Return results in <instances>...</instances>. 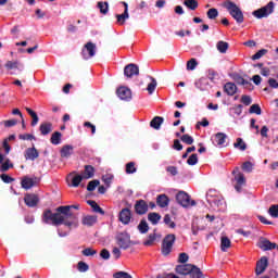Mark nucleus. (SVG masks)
<instances>
[{
  "label": "nucleus",
  "mask_w": 278,
  "mask_h": 278,
  "mask_svg": "<svg viewBox=\"0 0 278 278\" xmlns=\"http://www.w3.org/2000/svg\"><path fill=\"white\" fill-rule=\"evenodd\" d=\"M71 210H79V204L56 207V212H61V214L65 216L66 227L68 228V231H71L73 227H77V225L79 224V218L75 213L71 212Z\"/></svg>",
  "instance_id": "nucleus-1"
},
{
  "label": "nucleus",
  "mask_w": 278,
  "mask_h": 278,
  "mask_svg": "<svg viewBox=\"0 0 278 278\" xmlns=\"http://www.w3.org/2000/svg\"><path fill=\"white\" fill-rule=\"evenodd\" d=\"M42 222L46 225H53L54 227H58L59 225H64L66 227V217L60 211L53 213L51 210H46L42 214Z\"/></svg>",
  "instance_id": "nucleus-2"
},
{
  "label": "nucleus",
  "mask_w": 278,
  "mask_h": 278,
  "mask_svg": "<svg viewBox=\"0 0 278 278\" xmlns=\"http://www.w3.org/2000/svg\"><path fill=\"white\" fill-rule=\"evenodd\" d=\"M225 10H227L228 14L232 16L236 20V23L241 25V23H244V13H242V9L236 4V2L231 0H225L222 4Z\"/></svg>",
  "instance_id": "nucleus-3"
},
{
  "label": "nucleus",
  "mask_w": 278,
  "mask_h": 278,
  "mask_svg": "<svg viewBox=\"0 0 278 278\" xmlns=\"http://www.w3.org/2000/svg\"><path fill=\"white\" fill-rule=\"evenodd\" d=\"M176 240H177V237L173 233L165 236V238L162 241V248H161V251L164 255H170V252L173 251V245L175 244Z\"/></svg>",
  "instance_id": "nucleus-4"
},
{
  "label": "nucleus",
  "mask_w": 278,
  "mask_h": 278,
  "mask_svg": "<svg viewBox=\"0 0 278 278\" xmlns=\"http://www.w3.org/2000/svg\"><path fill=\"white\" fill-rule=\"evenodd\" d=\"M273 12H275V2L270 1L265 7H262L261 9L253 11L252 14L253 16H255V18H266L267 16H270Z\"/></svg>",
  "instance_id": "nucleus-5"
},
{
  "label": "nucleus",
  "mask_w": 278,
  "mask_h": 278,
  "mask_svg": "<svg viewBox=\"0 0 278 278\" xmlns=\"http://www.w3.org/2000/svg\"><path fill=\"white\" fill-rule=\"evenodd\" d=\"M80 55L83 60H90L91 58H94L97 55V43L92 41H88L84 45Z\"/></svg>",
  "instance_id": "nucleus-6"
},
{
  "label": "nucleus",
  "mask_w": 278,
  "mask_h": 278,
  "mask_svg": "<svg viewBox=\"0 0 278 278\" xmlns=\"http://www.w3.org/2000/svg\"><path fill=\"white\" fill-rule=\"evenodd\" d=\"M176 201L182 207H193V205H197V201L190 200V194L186 191H179L176 194Z\"/></svg>",
  "instance_id": "nucleus-7"
},
{
  "label": "nucleus",
  "mask_w": 278,
  "mask_h": 278,
  "mask_svg": "<svg viewBox=\"0 0 278 278\" xmlns=\"http://www.w3.org/2000/svg\"><path fill=\"white\" fill-rule=\"evenodd\" d=\"M117 244L121 249L127 250L129 247H131V237L129 233H119L116 237Z\"/></svg>",
  "instance_id": "nucleus-8"
},
{
  "label": "nucleus",
  "mask_w": 278,
  "mask_h": 278,
  "mask_svg": "<svg viewBox=\"0 0 278 278\" xmlns=\"http://www.w3.org/2000/svg\"><path fill=\"white\" fill-rule=\"evenodd\" d=\"M39 184H40V178L38 177L30 178L25 176L21 181V186L22 188H24V190H31L34 186H38Z\"/></svg>",
  "instance_id": "nucleus-9"
},
{
  "label": "nucleus",
  "mask_w": 278,
  "mask_h": 278,
  "mask_svg": "<svg viewBox=\"0 0 278 278\" xmlns=\"http://www.w3.org/2000/svg\"><path fill=\"white\" fill-rule=\"evenodd\" d=\"M124 75L125 77H128L129 79L134 76L140 75V67H138L137 64L129 63L124 67Z\"/></svg>",
  "instance_id": "nucleus-10"
},
{
  "label": "nucleus",
  "mask_w": 278,
  "mask_h": 278,
  "mask_svg": "<svg viewBox=\"0 0 278 278\" xmlns=\"http://www.w3.org/2000/svg\"><path fill=\"white\" fill-rule=\"evenodd\" d=\"M135 212L139 216H144L149 212V204L144 200H137L135 203Z\"/></svg>",
  "instance_id": "nucleus-11"
},
{
  "label": "nucleus",
  "mask_w": 278,
  "mask_h": 278,
  "mask_svg": "<svg viewBox=\"0 0 278 278\" xmlns=\"http://www.w3.org/2000/svg\"><path fill=\"white\" fill-rule=\"evenodd\" d=\"M118 220L123 225H129V223H131V210L127 207L123 208L119 212Z\"/></svg>",
  "instance_id": "nucleus-12"
},
{
  "label": "nucleus",
  "mask_w": 278,
  "mask_h": 278,
  "mask_svg": "<svg viewBox=\"0 0 278 278\" xmlns=\"http://www.w3.org/2000/svg\"><path fill=\"white\" fill-rule=\"evenodd\" d=\"M40 199L34 193H26L24 197V203L27 207H36L39 203Z\"/></svg>",
  "instance_id": "nucleus-13"
},
{
  "label": "nucleus",
  "mask_w": 278,
  "mask_h": 278,
  "mask_svg": "<svg viewBox=\"0 0 278 278\" xmlns=\"http://www.w3.org/2000/svg\"><path fill=\"white\" fill-rule=\"evenodd\" d=\"M25 160H30L34 162L35 160H38L40 157V152H38V149L36 147L27 148L24 152Z\"/></svg>",
  "instance_id": "nucleus-14"
},
{
  "label": "nucleus",
  "mask_w": 278,
  "mask_h": 278,
  "mask_svg": "<svg viewBox=\"0 0 278 278\" xmlns=\"http://www.w3.org/2000/svg\"><path fill=\"white\" fill-rule=\"evenodd\" d=\"M10 168H14V164L10 159H5V155L0 152V173H8Z\"/></svg>",
  "instance_id": "nucleus-15"
},
{
  "label": "nucleus",
  "mask_w": 278,
  "mask_h": 278,
  "mask_svg": "<svg viewBox=\"0 0 278 278\" xmlns=\"http://www.w3.org/2000/svg\"><path fill=\"white\" fill-rule=\"evenodd\" d=\"M116 94L122 101H129L131 99V90L127 87H119L116 90Z\"/></svg>",
  "instance_id": "nucleus-16"
},
{
  "label": "nucleus",
  "mask_w": 278,
  "mask_h": 278,
  "mask_svg": "<svg viewBox=\"0 0 278 278\" xmlns=\"http://www.w3.org/2000/svg\"><path fill=\"white\" fill-rule=\"evenodd\" d=\"M148 7L149 4L147 3V1L141 0V2L132 11V18H135L136 21H138V18H142V10Z\"/></svg>",
  "instance_id": "nucleus-17"
},
{
  "label": "nucleus",
  "mask_w": 278,
  "mask_h": 278,
  "mask_svg": "<svg viewBox=\"0 0 278 278\" xmlns=\"http://www.w3.org/2000/svg\"><path fill=\"white\" fill-rule=\"evenodd\" d=\"M266 268H268V257L263 256L256 263L255 274L256 275H262L266 270Z\"/></svg>",
  "instance_id": "nucleus-18"
},
{
  "label": "nucleus",
  "mask_w": 278,
  "mask_h": 278,
  "mask_svg": "<svg viewBox=\"0 0 278 278\" xmlns=\"http://www.w3.org/2000/svg\"><path fill=\"white\" fill-rule=\"evenodd\" d=\"M39 131L41 136H49L51 131H53V123L51 122H42L39 125Z\"/></svg>",
  "instance_id": "nucleus-19"
},
{
  "label": "nucleus",
  "mask_w": 278,
  "mask_h": 278,
  "mask_svg": "<svg viewBox=\"0 0 278 278\" xmlns=\"http://www.w3.org/2000/svg\"><path fill=\"white\" fill-rule=\"evenodd\" d=\"M258 247L262 251H273L274 249H277V243H273L268 239H262Z\"/></svg>",
  "instance_id": "nucleus-20"
},
{
  "label": "nucleus",
  "mask_w": 278,
  "mask_h": 278,
  "mask_svg": "<svg viewBox=\"0 0 278 278\" xmlns=\"http://www.w3.org/2000/svg\"><path fill=\"white\" fill-rule=\"evenodd\" d=\"M235 181H237L235 190H237V192H240L242 190V186L247 184V178H244V174L239 173L235 176Z\"/></svg>",
  "instance_id": "nucleus-21"
},
{
  "label": "nucleus",
  "mask_w": 278,
  "mask_h": 278,
  "mask_svg": "<svg viewBox=\"0 0 278 278\" xmlns=\"http://www.w3.org/2000/svg\"><path fill=\"white\" fill-rule=\"evenodd\" d=\"M176 273L178 275H190L192 273V264H184L176 266Z\"/></svg>",
  "instance_id": "nucleus-22"
},
{
  "label": "nucleus",
  "mask_w": 278,
  "mask_h": 278,
  "mask_svg": "<svg viewBox=\"0 0 278 278\" xmlns=\"http://www.w3.org/2000/svg\"><path fill=\"white\" fill-rule=\"evenodd\" d=\"M224 92H226L228 97H233V94L238 92V87L233 83H226L224 86Z\"/></svg>",
  "instance_id": "nucleus-23"
},
{
  "label": "nucleus",
  "mask_w": 278,
  "mask_h": 278,
  "mask_svg": "<svg viewBox=\"0 0 278 278\" xmlns=\"http://www.w3.org/2000/svg\"><path fill=\"white\" fill-rule=\"evenodd\" d=\"M232 79L236 81V84H238V86H244L245 88L251 86V81L244 79V77H242L240 74H233Z\"/></svg>",
  "instance_id": "nucleus-24"
},
{
  "label": "nucleus",
  "mask_w": 278,
  "mask_h": 278,
  "mask_svg": "<svg viewBox=\"0 0 278 278\" xmlns=\"http://www.w3.org/2000/svg\"><path fill=\"white\" fill-rule=\"evenodd\" d=\"M84 179H92L94 177V167L92 165H85V170L81 173Z\"/></svg>",
  "instance_id": "nucleus-25"
},
{
  "label": "nucleus",
  "mask_w": 278,
  "mask_h": 278,
  "mask_svg": "<svg viewBox=\"0 0 278 278\" xmlns=\"http://www.w3.org/2000/svg\"><path fill=\"white\" fill-rule=\"evenodd\" d=\"M168 203H170V200L166 194H160L156 198V204L159 207H168Z\"/></svg>",
  "instance_id": "nucleus-26"
},
{
  "label": "nucleus",
  "mask_w": 278,
  "mask_h": 278,
  "mask_svg": "<svg viewBox=\"0 0 278 278\" xmlns=\"http://www.w3.org/2000/svg\"><path fill=\"white\" fill-rule=\"evenodd\" d=\"M87 203L88 205H90L96 214H101V216H105V211H103L94 200H89L87 201Z\"/></svg>",
  "instance_id": "nucleus-27"
},
{
  "label": "nucleus",
  "mask_w": 278,
  "mask_h": 278,
  "mask_svg": "<svg viewBox=\"0 0 278 278\" xmlns=\"http://www.w3.org/2000/svg\"><path fill=\"white\" fill-rule=\"evenodd\" d=\"M164 123V117L162 116H155L153 117V119L150 122V127H152V129H160V127H162V124Z\"/></svg>",
  "instance_id": "nucleus-28"
},
{
  "label": "nucleus",
  "mask_w": 278,
  "mask_h": 278,
  "mask_svg": "<svg viewBox=\"0 0 278 278\" xmlns=\"http://www.w3.org/2000/svg\"><path fill=\"white\" fill-rule=\"evenodd\" d=\"M83 225H86L87 227H92L93 225H97V215H87L83 218Z\"/></svg>",
  "instance_id": "nucleus-29"
},
{
  "label": "nucleus",
  "mask_w": 278,
  "mask_h": 278,
  "mask_svg": "<svg viewBox=\"0 0 278 278\" xmlns=\"http://www.w3.org/2000/svg\"><path fill=\"white\" fill-rule=\"evenodd\" d=\"M26 112L27 114H29V116L31 117V127H36V125H38V121H40V118L38 117V114L36 113V111L29 109V108H26Z\"/></svg>",
  "instance_id": "nucleus-30"
},
{
  "label": "nucleus",
  "mask_w": 278,
  "mask_h": 278,
  "mask_svg": "<svg viewBox=\"0 0 278 278\" xmlns=\"http://www.w3.org/2000/svg\"><path fill=\"white\" fill-rule=\"evenodd\" d=\"M50 142H51V144H54V146L61 144V142H62V132L54 131L51 135Z\"/></svg>",
  "instance_id": "nucleus-31"
},
{
  "label": "nucleus",
  "mask_w": 278,
  "mask_h": 278,
  "mask_svg": "<svg viewBox=\"0 0 278 278\" xmlns=\"http://www.w3.org/2000/svg\"><path fill=\"white\" fill-rule=\"evenodd\" d=\"M220 249L225 253L227 249H231V240L228 237L220 238Z\"/></svg>",
  "instance_id": "nucleus-32"
},
{
  "label": "nucleus",
  "mask_w": 278,
  "mask_h": 278,
  "mask_svg": "<svg viewBox=\"0 0 278 278\" xmlns=\"http://www.w3.org/2000/svg\"><path fill=\"white\" fill-rule=\"evenodd\" d=\"M73 155V146H63L61 149V157H71Z\"/></svg>",
  "instance_id": "nucleus-33"
},
{
  "label": "nucleus",
  "mask_w": 278,
  "mask_h": 278,
  "mask_svg": "<svg viewBox=\"0 0 278 278\" xmlns=\"http://www.w3.org/2000/svg\"><path fill=\"white\" fill-rule=\"evenodd\" d=\"M139 233H148L149 232V224L147 219H141L139 225L137 226Z\"/></svg>",
  "instance_id": "nucleus-34"
},
{
  "label": "nucleus",
  "mask_w": 278,
  "mask_h": 278,
  "mask_svg": "<svg viewBox=\"0 0 278 278\" xmlns=\"http://www.w3.org/2000/svg\"><path fill=\"white\" fill-rule=\"evenodd\" d=\"M115 18L117 25H125L127 18H129V13L123 12L122 14H116Z\"/></svg>",
  "instance_id": "nucleus-35"
},
{
  "label": "nucleus",
  "mask_w": 278,
  "mask_h": 278,
  "mask_svg": "<svg viewBox=\"0 0 278 278\" xmlns=\"http://www.w3.org/2000/svg\"><path fill=\"white\" fill-rule=\"evenodd\" d=\"M162 219V215L159 213H149L148 214V220L152 223L153 225H157L160 220Z\"/></svg>",
  "instance_id": "nucleus-36"
},
{
  "label": "nucleus",
  "mask_w": 278,
  "mask_h": 278,
  "mask_svg": "<svg viewBox=\"0 0 278 278\" xmlns=\"http://www.w3.org/2000/svg\"><path fill=\"white\" fill-rule=\"evenodd\" d=\"M233 147L235 149H239V151H247V142H244L243 138H237Z\"/></svg>",
  "instance_id": "nucleus-37"
},
{
  "label": "nucleus",
  "mask_w": 278,
  "mask_h": 278,
  "mask_svg": "<svg viewBox=\"0 0 278 278\" xmlns=\"http://www.w3.org/2000/svg\"><path fill=\"white\" fill-rule=\"evenodd\" d=\"M192 270L190 271V277L192 278H203V271H201V268L197 267V265L191 266Z\"/></svg>",
  "instance_id": "nucleus-38"
},
{
  "label": "nucleus",
  "mask_w": 278,
  "mask_h": 278,
  "mask_svg": "<svg viewBox=\"0 0 278 278\" xmlns=\"http://www.w3.org/2000/svg\"><path fill=\"white\" fill-rule=\"evenodd\" d=\"M0 125H2L5 129H10L11 127H16L18 125V119H7L0 122Z\"/></svg>",
  "instance_id": "nucleus-39"
},
{
  "label": "nucleus",
  "mask_w": 278,
  "mask_h": 278,
  "mask_svg": "<svg viewBox=\"0 0 278 278\" xmlns=\"http://www.w3.org/2000/svg\"><path fill=\"white\" fill-rule=\"evenodd\" d=\"M216 49L217 51H219V53H227V51L229 50V43L226 41H218L216 45Z\"/></svg>",
  "instance_id": "nucleus-40"
},
{
  "label": "nucleus",
  "mask_w": 278,
  "mask_h": 278,
  "mask_svg": "<svg viewBox=\"0 0 278 278\" xmlns=\"http://www.w3.org/2000/svg\"><path fill=\"white\" fill-rule=\"evenodd\" d=\"M206 16L210 21H216L218 18V9L212 8L206 12Z\"/></svg>",
  "instance_id": "nucleus-41"
},
{
  "label": "nucleus",
  "mask_w": 278,
  "mask_h": 278,
  "mask_svg": "<svg viewBox=\"0 0 278 278\" xmlns=\"http://www.w3.org/2000/svg\"><path fill=\"white\" fill-rule=\"evenodd\" d=\"M151 83L148 84L147 90L149 94H153L155 92V88H157V80L153 76H150Z\"/></svg>",
  "instance_id": "nucleus-42"
},
{
  "label": "nucleus",
  "mask_w": 278,
  "mask_h": 278,
  "mask_svg": "<svg viewBox=\"0 0 278 278\" xmlns=\"http://www.w3.org/2000/svg\"><path fill=\"white\" fill-rule=\"evenodd\" d=\"M225 140H227V135L224 132H217L215 135V142L216 144H218L219 147H222V144H225Z\"/></svg>",
  "instance_id": "nucleus-43"
},
{
  "label": "nucleus",
  "mask_w": 278,
  "mask_h": 278,
  "mask_svg": "<svg viewBox=\"0 0 278 278\" xmlns=\"http://www.w3.org/2000/svg\"><path fill=\"white\" fill-rule=\"evenodd\" d=\"M184 5H186V8H188V10H197V8H199V1L197 0H185L184 1Z\"/></svg>",
  "instance_id": "nucleus-44"
},
{
  "label": "nucleus",
  "mask_w": 278,
  "mask_h": 278,
  "mask_svg": "<svg viewBox=\"0 0 278 278\" xmlns=\"http://www.w3.org/2000/svg\"><path fill=\"white\" fill-rule=\"evenodd\" d=\"M21 66V63L18 61H7L4 64V67L7 71H14V68H18Z\"/></svg>",
  "instance_id": "nucleus-45"
},
{
  "label": "nucleus",
  "mask_w": 278,
  "mask_h": 278,
  "mask_svg": "<svg viewBox=\"0 0 278 278\" xmlns=\"http://www.w3.org/2000/svg\"><path fill=\"white\" fill-rule=\"evenodd\" d=\"M98 8L101 14H108L110 12V4L108 2H98Z\"/></svg>",
  "instance_id": "nucleus-46"
},
{
  "label": "nucleus",
  "mask_w": 278,
  "mask_h": 278,
  "mask_svg": "<svg viewBox=\"0 0 278 278\" xmlns=\"http://www.w3.org/2000/svg\"><path fill=\"white\" fill-rule=\"evenodd\" d=\"M250 114H256V116H261L262 114V106L260 104H252L249 109Z\"/></svg>",
  "instance_id": "nucleus-47"
},
{
  "label": "nucleus",
  "mask_w": 278,
  "mask_h": 278,
  "mask_svg": "<svg viewBox=\"0 0 278 278\" xmlns=\"http://www.w3.org/2000/svg\"><path fill=\"white\" fill-rule=\"evenodd\" d=\"M100 184L101 181H99L98 179L89 181L87 185L88 192H94V190H97V186H100Z\"/></svg>",
  "instance_id": "nucleus-48"
},
{
  "label": "nucleus",
  "mask_w": 278,
  "mask_h": 278,
  "mask_svg": "<svg viewBox=\"0 0 278 278\" xmlns=\"http://www.w3.org/2000/svg\"><path fill=\"white\" fill-rule=\"evenodd\" d=\"M163 222L165 223V225H167V227H169V229H175V227H177V224H175V222H173L169 214H166L164 216Z\"/></svg>",
  "instance_id": "nucleus-49"
},
{
  "label": "nucleus",
  "mask_w": 278,
  "mask_h": 278,
  "mask_svg": "<svg viewBox=\"0 0 278 278\" xmlns=\"http://www.w3.org/2000/svg\"><path fill=\"white\" fill-rule=\"evenodd\" d=\"M84 179H86V178H84L83 175H76V176H74L73 179H72V186H73L74 188H78L79 185L81 184V181H84Z\"/></svg>",
  "instance_id": "nucleus-50"
},
{
  "label": "nucleus",
  "mask_w": 278,
  "mask_h": 278,
  "mask_svg": "<svg viewBox=\"0 0 278 278\" xmlns=\"http://www.w3.org/2000/svg\"><path fill=\"white\" fill-rule=\"evenodd\" d=\"M187 164L189 166H195V164H199V155L197 153L191 154L187 160Z\"/></svg>",
  "instance_id": "nucleus-51"
},
{
  "label": "nucleus",
  "mask_w": 278,
  "mask_h": 278,
  "mask_svg": "<svg viewBox=\"0 0 278 278\" xmlns=\"http://www.w3.org/2000/svg\"><path fill=\"white\" fill-rule=\"evenodd\" d=\"M136 170H138V169L136 168L135 162H129L126 164V174L127 175H134V173H136Z\"/></svg>",
  "instance_id": "nucleus-52"
},
{
  "label": "nucleus",
  "mask_w": 278,
  "mask_h": 278,
  "mask_svg": "<svg viewBox=\"0 0 278 278\" xmlns=\"http://www.w3.org/2000/svg\"><path fill=\"white\" fill-rule=\"evenodd\" d=\"M77 268L79 273H88L90 270V266L84 261L78 262Z\"/></svg>",
  "instance_id": "nucleus-53"
},
{
  "label": "nucleus",
  "mask_w": 278,
  "mask_h": 278,
  "mask_svg": "<svg viewBox=\"0 0 278 278\" xmlns=\"http://www.w3.org/2000/svg\"><path fill=\"white\" fill-rule=\"evenodd\" d=\"M156 238H157V235L155 232L150 233L148 237V240L143 242L144 247H151V244L155 242Z\"/></svg>",
  "instance_id": "nucleus-54"
},
{
  "label": "nucleus",
  "mask_w": 278,
  "mask_h": 278,
  "mask_svg": "<svg viewBox=\"0 0 278 278\" xmlns=\"http://www.w3.org/2000/svg\"><path fill=\"white\" fill-rule=\"evenodd\" d=\"M199 66V62H197V59H190L187 62V71H194Z\"/></svg>",
  "instance_id": "nucleus-55"
},
{
  "label": "nucleus",
  "mask_w": 278,
  "mask_h": 278,
  "mask_svg": "<svg viewBox=\"0 0 278 278\" xmlns=\"http://www.w3.org/2000/svg\"><path fill=\"white\" fill-rule=\"evenodd\" d=\"M81 253L85 257H92V255H97V250L92 248H86L81 251Z\"/></svg>",
  "instance_id": "nucleus-56"
},
{
  "label": "nucleus",
  "mask_w": 278,
  "mask_h": 278,
  "mask_svg": "<svg viewBox=\"0 0 278 278\" xmlns=\"http://www.w3.org/2000/svg\"><path fill=\"white\" fill-rule=\"evenodd\" d=\"M180 140L181 142H184L185 144H193L194 142V138H192V136L186 134V135H182L180 137Z\"/></svg>",
  "instance_id": "nucleus-57"
},
{
  "label": "nucleus",
  "mask_w": 278,
  "mask_h": 278,
  "mask_svg": "<svg viewBox=\"0 0 278 278\" xmlns=\"http://www.w3.org/2000/svg\"><path fill=\"white\" fill-rule=\"evenodd\" d=\"M242 170L244 173H253V163L250 161H247L242 164Z\"/></svg>",
  "instance_id": "nucleus-58"
},
{
  "label": "nucleus",
  "mask_w": 278,
  "mask_h": 278,
  "mask_svg": "<svg viewBox=\"0 0 278 278\" xmlns=\"http://www.w3.org/2000/svg\"><path fill=\"white\" fill-rule=\"evenodd\" d=\"M268 213L273 218H278V204H274L269 207Z\"/></svg>",
  "instance_id": "nucleus-59"
},
{
  "label": "nucleus",
  "mask_w": 278,
  "mask_h": 278,
  "mask_svg": "<svg viewBox=\"0 0 278 278\" xmlns=\"http://www.w3.org/2000/svg\"><path fill=\"white\" fill-rule=\"evenodd\" d=\"M267 53H268V50L261 49L254 55H252V60H260L261 58H264V55Z\"/></svg>",
  "instance_id": "nucleus-60"
},
{
  "label": "nucleus",
  "mask_w": 278,
  "mask_h": 278,
  "mask_svg": "<svg viewBox=\"0 0 278 278\" xmlns=\"http://www.w3.org/2000/svg\"><path fill=\"white\" fill-rule=\"evenodd\" d=\"M166 173H169L172 177L179 175V170L177 169V166H173V165L166 167Z\"/></svg>",
  "instance_id": "nucleus-61"
},
{
  "label": "nucleus",
  "mask_w": 278,
  "mask_h": 278,
  "mask_svg": "<svg viewBox=\"0 0 278 278\" xmlns=\"http://www.w3.org/2000/svg\"><path fill=\"white\" fill-rule=\"evenodd\" d=\"M113 278H134L127 271H116L113 274Z\"/></svg>",
  "instance_id": "nucleus-62"
},
{
  "label": "nucleus",
  "mask_w": 278,
  "mask_h": 278,
  "mask_svg": "<svg viewBox=\"0 0 278 278\" xmlns=\"http://www.w3.org/2000/svg\"><path fill=\"white\" fill-rule=\"evenodd\" d=\"M0 179L4 182V184H12V181H14V178L8 174H1L0 175Z\"/></svg>",
  "instance_id": "nucleus-63"
},
{
  "label": "nucleus",
  "mask_w": 278,
  "mask_h": 278,
  "mask_svg": "<svg viewBox=\"0 0 278 278\" xmlns=\"http://www.w3.org/2000/svg\"><path fill=\"white\" fill-rule=\"evenodd\" d=\"M20 140H36V137L31 134L18 135Z\"/></svg>",
  "instance_id": "nucleus-64"
}]
</instances>
